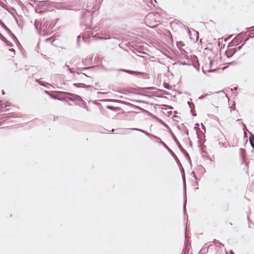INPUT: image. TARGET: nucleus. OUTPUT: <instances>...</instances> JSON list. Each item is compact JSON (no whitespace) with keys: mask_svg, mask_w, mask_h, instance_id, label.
Returning <instances> with one entry per match:
<instances>
[{"mask_svg":"<svg viewBox=\"0 0 254 254\" xmlns=\"http://www.w3.org/2000/svg\"><path fill=\"white\" fill-rule=\"evenodd\" d=\"M192 174H193V177L195 178V180H197V178H196V175H195V174H194V172H193L192 173Z\"/></svg>","mask_w":254,"mask_h":254,"instance_id":"c756f323","label":"nucleus"},{"mask_svg":"<svg viewBox=\"0 0 254 254\" xmlns=\"http://www.w3.org/2000/svg\"><path fill=\"white\" fill-rule=\"evenodd\" d=\"M0 39L1 41L5 43L7 41V39L0 33Z\"/></svg>","mask_w":254,"mask_h":254,"instance_id":"412c9836","label":"nucleus"},{"mask_svg":"<svg viewBox=\"0 0 254 254\" xmlns=\"http://www.w3.org/2000/svg\"><path fill=\"white\" fill-rule=\"evenodd\" d=\"M9 51H11V52H13L14 53H15V50L14 49H13V48L9 49Z\"/></svg>","mask_w":254,"mask_h":254,"instance_id":"7c9ffc66","label":"nucleus"},{"mask_svg":"<svg viewBox=\"0 0 254 254\" xmlns=\"http://www.w3.org/2000/svg\"><path fill=\"white\" fill-rule=\"evenodd\" d=\"M179 49V50L181 51V50H184L182 47H180L179 48H178Z\"/></svg>","mask_w":254,"mask_h":254,"instance_id":"4c0bfd02","label":"nucleus"},{"mask_svg":"<svg viewBox=\"0 0 254 254\" xmlns=\"http://www.w3.org/2000/svg\"><path fill=\"white\" fill-rule=\"evenodd\" d=\"M242 126H243V129L244 130H245V129H246V125H245V124L243 122H242Z\"/></svg>","mask_w":254,"mask_h":254,"instance_id":"cd10ccee","label":"nucleus"},{"mask_svg":"<svg viewBox=\"0 0 254 254\" xmlns=\"http://www.w3.org/2000/svg\"><path fill=\"white\" fill-rule=\"evenodd\" d=\"M188 105H189V107H190V111L191 112V113H192V115L193 116H196V114H194L193 113V109H194V104L193 103L190 102H188Z\"/></svg>","mask_w":254,"mask_h":254,"instance_id":"dca6fc26","label":"nucleus"},{"mask_svg":"<svg viewBox=\"0 0 254 254\" xmlns=\"http://www.w3.org/2000/svg\"><path fill=\"white\" fill-rule=\"evenodd\" d=\"M201 125H202V128L205 130V127H204V126L203 125V124H201Z\"/></svg>","mask_w":254,"mask_h":254,"instance_id":"e433bc0d","label":"nucleus"},{"mask_svg":"<svg viewBox=\"0 0 254 254\" xmlns=\"http://www.w3.org/2000/svg\"><path fill=\"white\" fill-rule=\"evenodd\" d=\"M9 34L11 36V37L14 40H16L18 42V41L16 37V36L11 32V33H9Z\"/></svg>","mask_w":254,"mask_h":254,"instance_id":"4be33fe9","label":"nucleus"},{"mask_svg":"<svg viewBox=\"0 0 254 254\" xmlns=\"http://www.w3.org/2000/svg\"><path fill=\"white\" fill-rule=\"evenodd\" d=\"M2 94L3 95H4V94H5L3 90L2 91Z\"/></svg>","mask_w":254,"mask_h":254,"instance_id":"ea45409f","label":"nucleus"},{"mask_svg":"<svg viewBox=\"0 0 254 254\" xmlns=\"http://www.w3.org/2000/svg\"><path fill=\"white\" fill-rule=\"evenodd\" d=\"M178 58L180 60L186 59L189 60V56L185 50H181V54L178 55Z\"/></svg>","mask_w":254,"mask_h":254,"instance_id":"0eeeda50","label":"nucleus"},{"mask_svg":"<svg viewBox=\"0 0 254 254\" xmlns=\"http://www.w3.org/2000/svg\"><path fill=\"white\" fill-rule=\"evenodd\" d=\"M131 130H134L139 131L140 132H142L144 133L146 135L149 136H153L154 138H156L157 139H158V141H159L160 143H161V141H162V140H161V139L159 137H157V136H155L154 135L151 134L150 133H149V132H147V131H145L144 130H142V129H139V128H131Z\"/></svg>","mask_w":254,"mask_h":254,"instance_id":"423d86ee","label":"nucleus"},{"mask_svg":"<svg viewBox=\"0 0 254 254\" xmlns=\"http://www.w3.org/2000/svg\"><path fill=\"white\" fill-rule=\"evenodd\" d=\"M244 44H245V42H244V44H242V46L244 45Z\"/></svg>","mask_w":254,"mask_h":254,"instance_id":"de8ad7c7","label":"nucleus"},{"mask_svg":"<svg viewBox=\"0 0 254 254\" xmlns=\"http://www.w3.org/2000/svg\"><path fill=\"white\" fill-rule=\"evenodd\" d=\"M73 86H75L76 87H77V88H88V87H90L91 86L90 85H85V84L84 83H74L73 84Z\"/></svg>","mask_w":254,"mask_h":254,"instance_id":"ddd939ff","label":"nucleus"},{"mask_svg":"<svg viewBox=\"0 0 254 254\" xmlns=\"http://www.w3.org/2000/svg\"><path fill=\"white\" fill-rule=\"evenodd\" d=\"M182 152L185 155V156L187 157V158L188 159V160H190V158L189 156V155L186 150H185V151Z\"/></svg>","mask_w":254,"mask_h":254,"instance_id":"5701e85b","label":"nucleus"},{"mask_svg":"<svg viewBox=\"0 0 254 254\" xmlns=\"http://www.w3.org/2000/svg\"><path fill=\"white\" fill-rule=\"evenodd\" d=\"M5 43L6 44V45H7L9 47H12L13 46V44L11 43H10L9 41H8V40H7Z\"/></svg>","mask_w":254,"mask_h":254,"instance_id":"393cba45","label":"nucleus"},{"mask_svg":"<svg viewBox=\"0 0 254 254\" xmlns=\"http://www.w3.org/2000/svg\"><path fill=\"white\" fill-rule=\"evenodd\" d=\"M97 31V30L96 29V27L94 28L93 29L91 28L90 30H89V31H86L85 32V33L84 34V35H83V40L84 41H85V36H88L89 37H91L93 39L96 38L97 39L107 40V39H109L110 38V37H102L100 36L101 34L103 35V34L102 32H101V33H97L96 34H94V33L95 32H96Z\"/></svg>","mask_w":254,"mask_h":254,"instance_id":"f257e3e1","label":"nucleus"},{"mask_svg":"<svg viewBox=\"0 0 254 254\" xmlns=\"http://www.w3.org/2000/svg\"><path fill=\"white\" fill-rule=\"evenodd\" d=\"M236 52L235 49H228L226 51V54L228 57L232 56Z\"/></svg>","mask_w":254,"mask_h":254,"instance_id":"1a4fd4ad","label":"nucleus"},{"mask_svg":"<svg viewBox=\"0 0 254 254\" xmlns=\"http://www.w3.org/2000/svg\"><path fill=\"white\" fill-rule=\"evenodd\" d=\"M242 46H240V47H238V50H239L241 49V48Z\"/></svg>","mask_w":254,"mask_h":254,"instance_id":"58836bf2","label":"nucleus"},{"mask_svg":"<svg viewBox=\"0 0 254 254\" xmlns=\"http://www.w3.org/2000/svg\"><path fill=\"white\" fill-rule=\"evenodd\" d=\"M172 137H173L174 141H175V142L177 144V145H178L179 148L180 149V150H181V152L185 151V149L183 148V147L182 146V145H181V144L180 143L179 141L177 139V138L176 137V136L174 134V133H172Z\"/></svg>","mask_w":254,"mask_h":254,"instance_id":"6e6552de","label":"nucleus"},{"mask_svg":"<svg viewBox=\"0 0 254 254\" xmlns=\"http://www.w3.org/2000/svg\"><path fill=\"white\" fill-rule=\"evenodd\" d=\"M242 38V35L241 34L238 35L236 38L233 40V42L236 43L238 42L239 40H241Z\"/></svg>","mask_w":254,"mask_h":254,"instance_id":"6ab92c4d","label":"nucleus"},{"mask_svg":"<svg viewBox=\"0 0 254 254\" xmlns=\"http://www.w3.org/2000/svg\"><path fill=\"white\" fill-rule=\"evenodd\" d=\"M106 108L109 110L114 111H118L120 110V108L119 107H115L111 106H107Z\"/></svg>","mask_w":254,"mask_h":254,"instance_id":"f3484780","label":"nucleus"},{"mask_svg":"<svg viewBox=\"0 0 254 254\" xmlns=\"http://www.w3.org/2000/svg\"><path fill=\"white\" fill-rule=\"evenodd\" d=\"M52 97L53 98V99H58V100H60L59 98H56V97H55L54 96H52Z\"/></svg>","mask_w":254,"mask_h":254,"instance_id":"72a5a7b5","label":"nucleus"},{"mask_svg":"<svg viewBox=\"0 0 254 254\" xmlns=\"http://www.w3.org/2000/svg\"><path fill=\"white\" fill-rule=\"evenodd\" d=\"M107 100L109 101H111V102H115V100H112V99H109V100Z\"/></svg>","mask_w":254,"mask_h":254,"instance_id":"f704fd0d","label":"nucleus"},{"mask_svg":"<svg viewBox=\"0 0 254 254\" xmlns=\"http://www.w3.org/2000/svg\"><path fill=\"white\" fill-rule=\"evenodd\" d=\"M83 74L86 76H87V75L85 74V73H83Z\"/></svg>","mask_w":254,"mask_h":254,"instance_id":"37998d69","label":"nucleus"},{"mask_svg":"<svg viewBox=\"0 0 254 254\" xmlns=\"http://www.w3.org/2000/svg\"><path fill=\"white\" fill-rule=\"evenodd\" d=\"M184 45L183 44L182 42H179L177 43V47L178 48L182 47V46H183Z\"/></svg>","mask_w":254,"mask_h":254,"instance_id":"a878e982","label":"nucleus"},{"mask_svg":"<svg viewBox=\"0 0 254 254\" xmlns=\"http://www.w3.org/2000/svg\"><path fill=\"white\" fill-rule=\"evenodd\" d=\"M10 106V103L9 102H6L4 103V107L2 105H0V112H6L8 110V109H6L5 110H4L3 109L7 107H9Z\"/></svg>","mask_w":254,"mask_h":254,"instance_id":"9b49d317","label":"nucleus"},{"mask_svg":"<svg viewBox=\"0 0 254 254\" xmlns=\"http://www.w3.org/2000/svg\"><path fill=\"white\" fill-rule=\"evenodd\" d=\"M54 28V25H52L51 24H50L49 26H48V28L50 29H52Z\"/></svg>","mask_w":254,"mask_h":254,"instance_id":"c85d7f7f","label":"nucleus"},{"mask_svg":"<svg viewBox=\"0 0 254 254\" xmlns=\"http://www.w3.org/2000/svg\"><path fill=\"white\" fill-rule=\"evenodd\" d=\"M212 64V62L210 61V64Z\"/></svg>","mask_w":254,"mask_h":254,"instance_id":"09e8293b","label":"nucleus"},{"mask_svg":"<svg viewBox=\"0 0 254 254\" xmlns=\"http://www.w3.org/2000/svg\"><path fill=\"white\" fill-rule=\"evenodd\" d=\"M187 227H186V231L187 230ZM186 237H187V236L186 235Z\"/></svg>","mask_w":254,"mask_h":254,"instance_id":"a18cd8bd","label":"nucleus"},{"mask_svg":"<svg viewBox=\"0 0 254 254\" xmlns=\"http://www.w3.org/2000/svg\"><path fill=\"white\" fill-rule=\"evenodd\" d=\"M48 27V24H47L46 26H45V27L47 28Z\"/></svg>","mask_w":254,"mask_h":254,"instance_id":"79ce46f5","label":"nucleus"},{"mask_svg":"<svg viewBox=\"0 0 254 254\" xmlns=\"http://www.w3.org/2000/svg\"><path fill=\"white\" fill-rule=\"evenodd\" d=\"M252 37H254V35Z\"/></svg>","mask_w":254,"mask_h":254,"instance_id":"8fccbe9b","label":"nucleus"},{"mask_svg":"<svg viewBox=\"0 0 254 254\" xmlns=\"http://www.w3.org/2000/svg\"><path fill=\"white\" fill-rule=\"evenodd\" d=\"M237 89V87H235V88H234V90H236Z\"/></svg>","mask_w":254,"mask_h":254,"instance_id":"a19ab883","label":"nucleus"},{"mask_svg":"<svg viewBox=\"0 0 254 254\" xmlns=\"http://www.w3.org/2000/svg\"><path fill=\"white\" fill-rule=\"evenodd\" d=\"M211 92H210L209 93H206L204 95H203L201 96H200L199 98H198V99L199 100H202L203 99H204L205 98H206L207 96L210 95V94H211Z\"/></svg>","mask_w":254,"mask_h":254,"instance_id":"aec40b11","label":"nucleus"},{"mask_svg":"<svg viewBox=\"0 0 254 254\" xmlns=\"http://www.w3.org/2000/svg\"><path fill=\"white\" fill-rule=\"evenodd\" d=\"M177 62H178V63L180 64H182V65H187V64H189V63H186L185 61L181 62V61H178Z\"/></svg>","mask_w":254,"mask_h":254,"instance_id":"b1692460","label":"nucleus"},{"mask_svg":"<svg viewBox=\"0 0 254 254\" xmlns=\"http://www.w3.org/2000/svg\"><path fill=\"white\" fill-rule=\"evenodd\" d=\"M80 38H81L80 36H77V43L79 42V41L80 40Z\"/></svg>","mask_w":254,"mask_h":254,"instance_id":"2f4dec72","label":"nucleus"},{"mask_svg":"<svg viewBox=\"0 0 254 254\" xmlns=\"http://www.w3.org/2000/svg\"><path fill=\"white\" fill-rule=\"evenodd\" d=\"M121 70L124 71L125 72H127L128 74H134V75H137L141 74V72H138V71H132V70H127V69H121Z\"/></svg>","mask_w":254,"mask_h":254,"instance_id":"9d476101","label":"nucleus"},{"mask_svg":"<svg viewBox=\"0 0 254 254\" xmlns=\"http://www.w3.org/2000/svg\"><path fill=\"white\" fill-rule=\"evenodd\" d=\"M36 81L37 82H38L40 85H41L42 86H44V84H42V83H41L38 81V79H36Z\"/></svg>","mask_w":254,"mask_h":254,"instance_id":"473e14b6","label":"nucleus"},{"mask_svg":"<svg viewBox=\"0 0 254 254\" xmlns=\"http://www.w3.org/2000/svg\"><path fill=\"white\" fill-rule=\"evenodd\" d=\"M165 87L166 88H168H168L167 87V86H165Z\"/></svg>","mask_w":254,"mask_h":254,"instance_id":"c03bdc74","label":"nucleus"},{"mask_svg":"<svg viewBox=\"0 0 254 254\" xmlns=\"http://www.w3.org/2000/svg\"><path fill=\"white\" fill-rule=\"evenodd\" d=\"M45 26V24H44L43 26V28Z\"/></svg>","mask_w":254,"mask_h":254,"instance_id":"49530a36","label":"nucleus"},{"mask_svg":"<svg viewBox=\"0 0 254 254\" xmlns=\"http://www.w3.org/2000/svg\"><path fill=\"white\" fill-rule=\"evenodd\" d=\"M68 69L69 70V71L70 73H74V71L73 70L72 68L69 67Z\"/></svg>","mask_w":254,"mask_h":254,"instance_id":"bb28decb","label":"nucleus"},{"mask_svg":"<svg viewBox=\"0 0 254 254\" xmlns=\"http://www.w3.org/2000/svg\"><path fill=\"white\" fill-rule=\"evenodd\" d=\"M15 117V114L13 113H10L8 115H6L4 116L2 118L3 120V121H6L11 118Z\"/></svg>","mask_w":254,"mask_h":254,"instance_id":"4468645a","label":"nucleus"},{"mask_svg":"<svg viewBox=\"0 0 254 254\" xmlns=\"http://www.w3.org/2000/svg\"><path fill=\"white\" fill-rule=\"evenodd\" d=\"M65 66H66L68 68L70 67L69 65L67 64V63L65 64Z\"/></svg>","mask_w":254,"mask_h":254,"instance_id":"c9c22d12","label":"nucleus"},{"mask_svg":"<svg viewBox=\"0 0 254 254\" xmlns=\"http://www.w3.org/2000/svg\"><path fill=\"white\" fill-rule=\"evenodd\" d=\"M161 143L164 146L165 148H166L169 151V152L171 154V155L173 157V158L176 160L177 162L180 164V162L177 158V156L172 151V150L170 149L168 146L162 141H161Z\"/></svg>","mask_w":254,"mask_h":254,"instance_id":"20e7f679","label":"nucleus"},{"mask_svg":"<svg viewBox=\"0 0 254 254\" xmlns=\"http://www.w3.org/2000/svg\"><path fill=\"white\" fill-rule=\"evenodd\" d=\"M189 251V245L186 243L185 242V246L184 247V249L183 250V254H188Z\"/></svg>","mask_w":254,"mask_h":254,"instance_id":"f8f14e48","label":"nucleus"},{"mask_svg":"<svg viewBox=\"0 0 254 254\" xmlns=\"http://www.w3.org/2000/svg\"><path fill=\"white\" fill-rule=\"evenodd\" d=\"M183 182H184V197L183 209H184V214H185L186 213L187 193H186V186L185 177H183Z\"/></svg>","mask_w":254,"mask_h":254,"instance_id":"7ed1b4c3","label":"nucleus"},{"mask_svg":"<svg viewBox=\"0 0 254 254\" xmlns=\"http://www.w3.org/2000/svg\"><path fill=\"white\" fill-rule=\"evenodd\" d=\"M131 130H134L139 131L140 132H142L144 133L146 135L149 136H153L154 138H156L157 139H158V141H159L160 143H161V141H162V140H161V139L159 137H157V136H155L154 135L151 134L150 133H149V132H147V131H145L144 130H142V129H139V128H131Z\"/></svg>","mask_w":254,"mask_h":254,"instance_id":"39448f33","label":"nucleus"},{"mask_svg":"<svg viewBox=\"0 0 254 254\" xmlns=\"http://www.w3.org/2000/svg\"><path fill=\"white\" fill-rule=\"evenodd\" d=\"M0 25L4 29L5 31L9 34L11 33V31L9 29L7 28V27L4 24V23L0 20Z\"/></svg>","mask_w":254,"mask_h":254,"instance_id":"2eb2a0df","label":"nucleus"},{"mask_svg":"<svg viewBox=\"0 0 254 254\" xmlns=\"http://www.w3.org/2000/svg\"><path fill=\"white\" fill-rule=\"evenodd\" d=\"M250 142L252 147L254 148V135L252 134L250 136Z\"/></svg>","mask_w":254,"mask_h":254,"instance_id":"a211bd4d","label":"nucleus"},{"mask_svg":"<svg viewBox=\"0 0 254 254\" xmlns=\"http://www.w3.org/2000/svg\"><path fill=\"white\" fill-rule=\"evenodd\" d=\"M67 95H68L70 97L68 98V99L71 101H81L83 104L85 105V108L87 110V111H88V109L86 107V103L82 100L81 97L77 95L74 94L73 93H67Z\"/></svg>","mask_w":254,"mask_h":254,"instance_id":"f03ea898","label":"nucleus"}]
</instances>
